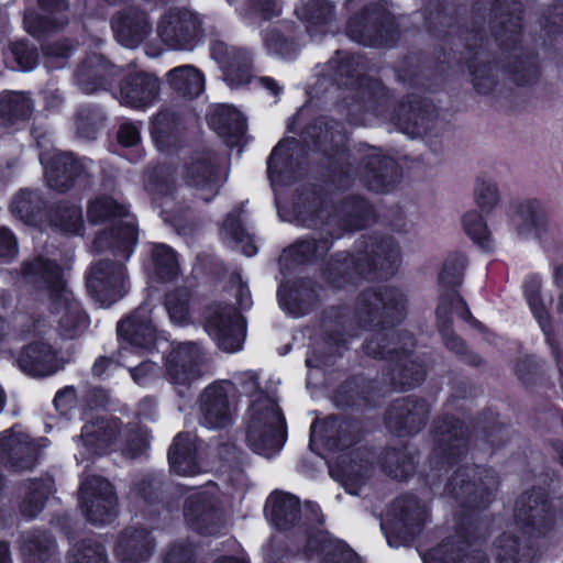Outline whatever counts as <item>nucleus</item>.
I'll return each mask as SVG.
<instances>
[{"label":"nucleus","instance_id":"f257e3e1","mask_svg":"<svg viewBox=\"0 0 563 563\" xmlns=\"http://www.w3.org/2000/svg\"><path fill=\"white\" fill-rule=\"evenodd\" d=\"M23 278L30 286L47 294L62 336L75 339L87 329L89 318L68 289L63 271L55 262L38 256L25 263Z\"/></svg>","mask_w":563,"mask_h":563},{"label":"nucleus","instance_id":"f03ea898","mask_svg":"<svg viewBox=\"0 0 563 563\" xmlns=\"http://www.w3.org/2000/svg\"><path fill=\"white\" fill-rule=\"evenodd\" d=\"M400 261V247L390 238H362L353 254L338 253L324 271L325 280L341 288L378 272L379 276L394 273Z\"/></svg>","mask_w":563,"mask_h":563},{"label":"nucleus","instance_id":"7ed1b4c3","mask_svg":"<svg viewBox=\"0 0 563 563\" xmlns=\"http://www.w3.org/2000/svg\"><path fill=\"white\" fill-rule=\"evenodd\" d=\"M257 379L254 371L242 372L235 376L241 391L253 398L246 427L247 444L254 452L269 457L284 445L285 423L276 401L260 389Z\"/></svg>","mask_w":563,"mask_h":563},{"label":"nucleus","instance_id":"20e7f679","mask_svg":"<svg viewBox=\"0 0 563 563\" xmlns=\"http://www.w3.org/2000/svg\"><path fill=\"white\" fill-rule=\"evenodd\" d=\"M86 217L90 224H104L111 227V232L102 231L93 240V247L101 251L111 246V240H115L126 253L125 258L132 252L137 241V232L134 219L129 214L128 208L110 196L99 195L88 200Z\"/></svg>","mask_w":563,"mask_h":563},{"label":"nucleus","instance_id":"39448f33","mask_svg":"<svg viewBox=\"0 0 563 563\" xmlns=\"http://www.w3.org/2000/svg\"><path fill=\"white\" fill-rule=\"evenodd\" d=\"M413 345L411 335H402L395 331H378L366 342L364 349L367 355L375 358L390 357L395 362L391 383L401 388L418 386L426 376L423 366L411 360L408 347Z\"/></svg>","mask_w":563,"mask_h":563},{"label":"nucleus","instance_id":"423d86ee","mask_svg":"<svg viewBox=\"0 0 563 563\" xmlns=\"http://www.w3.org/2000/svg\"><path fill=\"white\" fill-rule=\"evenodd\" d=\"M354 157L357 168L351 164L341 166L336 172V181L340 188L349 187L357 176L369 189L376 192L389 190L400 178V172L394 158L383 155L382 151L373 146H363L357 150Z\"/></svg>","mask_w":563,"mask_h":563},{"label":"nucleus","instance_id":"0eeeda50","mask_svg":"<svg viewBox=\"0 0 563 563\" xmlns=\"http://www.w3.org/2000/svg\"><path fill=\"white\" fill-rule=\"evenodd\" d=\"M406 314L405 295L390 287H371L356 302L355 319L361 328L389 327L400 322Z\"/></svg>","mask_w":563,"mask_h":563},{"label":"nucleus","instance_id":"6e6552de","mask_svg":"<svg viewBox=\"0 0 563 563\" xmlns=\"http://www.w3.org/2000/svg\"><path fill=\"white\" fill-rule=\"evenodd\" d=\"M202 16L186 8L165 11L158 22L156 32L161 41L176 51H191L203 37Z\"/></svg>","mask_w":563,"mask_h":563},{"label":"nucleus","instance_id":"1a4fd4ad","mask_svg":"<svg viewBox=\"0 0 563 563\" xmlns=\"http://www.w3.org/2000/svg\"><path fill=\"white\" fill-rule=\"evenodd\" d=\"M498 478L492 470L463 466L450 478L448 493L471 508L485 507L498 488Z\"/></svg>","mask_w":563,"mask_h":563},{"label":"nucleus","instance_id":"9d476101","mask_svg":"<svg viewBox=\"0 0 563 563\" xmlns=\"http://www.w3.org/2000/svg\"><path fill=\"white\" fill-rule=\"evenodd\" d=\"M514 516L516 526L531 538L543 537L555 526V515L543 489L522 493Z\"/></svg>","mask_w":563,"mask_h":563},{"label":"nucleus","instance_id":"9b49d317","mask_svg":"<svg viewBox=\"0 0 563 563\" xmlns=\"http://www.w3.org/2000/svg\"><path fill=\"white\" fill-rule=\"evenodd\" d=\"M429 509L427 504L412 495L400 496L394 500L387 514L385 533L390 547H398L399 543H394L388 531L407 541L412 538L429 520Z\"/></svg>","mask_w":563,"mask_h":563},{"label":"nucleus","instance_id":"f8f14e48","mask_svg":"<svg viewBox=\"0 0 563 563\" xmlns=\"http://www.w3.org/2000/svg\"><path fill=\"white\" fill-rule=\"evenodd\" d=\"M206 330L220 349L236 352L245 336V322L236 310L222 303H214L206 311Z\"/></svg>","mask_w":563,"mask_h":563},{"label":"nucleus","instance_id":"ddd939ff","mask_svg":"<svg viewBox=\"0 0 563 563\" xmlns=\"http://www.w3.org/2000/svg\"><path fill=\"white\" fill-rule=\"evenodd\" d=\"M80 505L95 525L110 522L118 514L113 486L101 476H87L80 484Z\"/></svg>","mask_w":563,"mask_h":563},{"label":"nucleus","instance_id":"4468645a","mask_svg":"<svg viewBox=\"0 0 563 563\" xmlns=\"http://www.w3.org/2000/svg\"><path fill=\"white\" fill-rule=\"evenodd\" d=\"M87 288L101 306H111L126 292L125 267L108 260L95 263L87 277Z\"/></svg>","mask_w":563,"mask_h":563},{"label":"nucleus","instance_id":"2eb2a0df","mask_svg":"<svg viewBox=\"0 0 563 563\" xmlns=\"http://www.w3.org/2000/svg\"><path fill=\"white\" fill-rule=\"evenodd\" d=\"M347 3L351 8H362V12L349 21L347 34L366 45H384L387 14L380 0H349Z\"/></svg>","mask_w":563,"mask_h":563},{"label":"nucleus","instance_id":"dca6fc26","mask_svg":"<svg viewBox=\"0 0 563 563\" xmlns=\"http://www.w3.org/2000/svg\"><path fill=\"white\" fill-rule=\"evenodd\" d=\"M233 390L229 380L216 382L207 386L199 398V420L208 429H222L233 421L235 411L229 395Z\"/></svg>","mask_w":563,"mask_h":563},{"label":"nucleus","instance_id":"f3484780","mask_svg":"<svg viewBox=\"0 0 563 563\" xmlns=\"http://www.w3.org/2000/svg\"><path fill=\"white\" fill-rule=\"evenodd\" d=\"M203 362V351L197 343H178L166 357V377L173 385L188 386L202 376Z\"/></svg>","mask_w":563,"mask_h":563},{"label":"nucleus","instance_id":"a211bd4d","mask_svg":"<svg viewBox=\"0 0 563 563\" xmlns=\"http://www.w3.org/2000/svg\"><path fill=\"white\" fill-rule=\"evenodd\" d=\"M38 451V444L15 427L0 433V464L12 472L32 470Z\"/></svg>","mask_w":563,"mask_h":563},{"label":"nucleus","instance_id":"6ab92c4d","mask_svg":"<svg viewBox=\"0 0 563 563\" xmlns=\"http://www.w3.org/2000/svg\"><path fill=\"white\" fill-rule=\"evenodd\" d=\"M40 159L45 168L47 185L57 191H67L77 177L89 169V159H76L69 153L42 152Z\"/></svg>","mask_w":563,"mask_h":563},{"label":"nucleus","instance_id":"aec40b11","mask_svg":"<svg viewBox=\"0 0 563 563\" xmlns=\"http://www.w3.org/2000/svg\"><path fill=\"white\" fill-rule=\"evenodd\" d=\"M429 413L426 401L413 398L396 399L387 409L385 422L398 435L417 433L424 426Z\"/></svg>","mask_w":563,"mask_h":563},{"label":"nucleus","instance_id":"412c9836","mask_svg":"<svg viewBox=\"0 0 563 563\" xmlns=\"http://www.w3.org/2000/svg\"><path fill=\"white\" fill-rule=\"evenodd\" d=\"M184 517L188 526L203 534L216 533L223 519L216 499L207 492L195 493L186 499Z\"/></svg>","mask_w":563,"mask_h":563},{"label":"nucleus","instance_id":"4be33fe9","mask_svg":"<svg viewBox=\"0 0 563 563\" xmlns=\"http://www.w3.org/2000/svg\"><path fill=\"white\" fill-rule=\"evenodd\" d=\"M184 181L196 189L201 199L211 200L218 191L216 157L211 153H197L186 165L183 174Z\"/></svg>","mask_w":563,"mask_h":563},{"label":"nucleus","instance_id":"5701e85b","mask_svg":"<svg viewBox=\"0 0 563 563\" xmlns=\"http://www.w3.org/2000/svg\"><path fill=\"white\" fill-rule=\"evenodd\" d=\"M395 120L404 133L419 137L431 134L437 124V113L431 103L415 98L401 103Z\"/></svg>","mask_w":563,"mask_h":563},{"label":"nucleus","instance_id":"b1692460","mask_svg":"<svg viewBox=\"0 0 563 563\" xmlns=\"http://www.w3.org/2000/svg\"><path fill=\"white\" fill-rule=\"evenodd\" d=\"M435 454L443 463H453L467 451L466 429L454 418L439 421L434 427Z\"/></svg>","mask_w":563,"mask_h":563},{"label":"nucleus","instance_id":"393cba45","mask_svg":"<svg viewBox=\"0 0 563 563\" xmlns=\"http://www.w3.org/2000/svg\"><path fill=\"white\" fill-rule=\"evenodd\" d=\"M161 89L159 79L147 73L129 75L120 87V101L122 104L144 109L153 104Z\"/></svg>","mask_w":563,"mask_h":563},{"label":"nucleus","instance_id":"a878e982","mask_svg":"<svg viewBox=\"0 0 563 563\" xmlns=\"http://www.w3.org/2000/svg\"><path fill=\"white\" fill-rule=\"evenodd\" d=\"M18 364L24 373L34 377L49 376L60 368L56 350L44 341L27 344L20 353Z\"/></svg>","mask_w":563,"mask_h":563},{"label":"nucleus","instance_id":"bb28decb","mask_svg":"<svg viewBox=\"0 0 563 563\" xmlns=\"http://www.w3.org/2000/svg\"><path fill=\"white\" fill-rule=\"evenodd\" d=\"M112 29L120 44L133 48L151 34L152 23L143 11L130 8L113 19Z\"/></svg>","mask_w":563,"mask_h":563},{"label":"nucleus","instance_id":"cd10ccee","mask_svg":"<svg viewBox=\"0 0 563 563\" xmlns=\"http://www.w3.org/2000/svg\"><path fill=\"white\" fill-rule=\"evenodd\" d=\"M118 435V423L104 418H96L87 422L80 434L78 445L85 451L80 452L81 460L107 452Z\"/></svg>","mask_w":563,"mask_h":563},{"label":"nucleus","instance_id":"c85d7f7f","mask_svg":"<svg viewBox=\"0 0 563 563\" xmlns=\"http://www.w3.org/2000/svg\"><path fill=\"white\" fill-rule=\"evenodd\" d=\"M118 335L133 346L151 349L156 341L148 306H140L130 317L118 323Z\"/></svg>","mask_w":563,"mask_h":563},{"label":"nucleus","instance_id":"c756f323","mask_svg":"<svg viewBox=\"0 0 563 563\" xmlns=\"http://www.w3.org/2000/svg\"><path fill=\"white\" fill-rule=\"evenodd\" d=\"M154 547L147 530L129 528L119 536L114 551L121 562L140 563L151 558Z\"/></svg>","mask_w":563,"mask_h":563},{"label":"nucleus","instance_id":"7c9ffc66","mask_svg":"<svg viewBox=\"0 0 563 563\" xmlns=\"http://www.w3.org/2000/svg\"><path fill=\"white\" fill-rule=\"evenodd\" d=\"M115 75V67L101 55L88 56L76 71V84L84 93H93L103 89Z\"/></svg>","mask_w":563,"mask_h":563},{"label":"nucleus","instance_id":"2f4dec72","mask_svg":"<svg viewBox=\"0 0 563 563\" xmlns=\"http://www.w3.org/2000/svg\"><path fill=\"white\" fill-rule=\"evenodd\" d=\"M455 312L461 318L471 319V312L461 296L455 294L443 296L437 308L439 330L446 346L455 353H463L465 350L463 341L454 334L451 329V313Z\"/></svg>","mask_w":563,"mask_h":563},{"label":"nucleus","instance_id":"473e14b6","mask_svg":"<svg viewBox=\"0 0 563 563\" xmlns=\"http://www.w3.org/2000/svg\"><path fill=\"white\" fill-rule=\"evenodd\" d=\"M511 222L517 234L522 239L531 236L542 239L548 231L545 212L537 200L520 202L511 216Z\"/></svg>","mask_w":563,"mask_h":563},{"label":"nucleus","instance_id":"72a5a7b5","mask_svg":"<svg viewBox=\"0 0 563 563\" xmlns=\"http://www.w3.org/2000/svg\"><path fill=\"white\" fill-rule=\"evenodd\" d=\"M195 437L179 433L175 437L169 450L168 462L170 470L180 476H195L201 472L196 459Z\"/></svg>","mask_w":563,"mask_h":563},{"label":"nucleus","instance_id":"f704fd0d","mask_svg":"<svg viewBox=\"0 0 563 563\" xmlns=\"http://www.w3.org/2000/svg\"><path fill=\"white\" fill-rule=\"evenodd\" d=\"M212 130L223 137L229 146H235L246 131L243 115L234 108L222 104L217 107L209 117Z\"/></svg>","mask_w":563,"mask_h":563},{"label":"nucleus","instance_id":"c9c22d12","mask_svg":"<svg viewBox=\"0 0 563 563\" xmlns=\"http://www.w3.org/2000/svg\"><path fill=\"white\" fill-rule=\"evenodd\" d=\"M265 509L271 522L279 530L292 528L300 519L299 499L291 494L280 492L271 494Z\"/></svg>","mask_w":563,"mask_h":563},{"label":"nucleus","instance_id":"e433bc0d","mask_svg":"<svg viewBox=\"0 0 563 563\" xmlns=\"http://www.w3.org/2000/svg\"><path fill=\"white\" fill-rule=\"evenodd\" d=\"M521 4L515 0H498L494 8L498 25L494 26V35L501 45L508 41L516 44L521 29Z\"/></svg>","mask_w":563,"mask_h":563},{"label":"nucleus","instance_id":"4c0bfd02","mask_svg":"<svg viewBox=\"0 0 563 563\" xmlns=\"http://www.w3.org/2000/svg\"><path fill=\"white\" fill-rule=\"evenodd\" d=\"M184 125L183 115L172 108L161 109L151 122V133L159 151L177 143Z\"/></svg>","mask_w":563,"mask_h":563},{"label":"nucleus","instance_id":"58836bf2","mask_svg":"<svg viewBox=\"0 0 563 563\" xmlns=\"http://www.w3.org/2000/svg\"><path fill=\"white\" fill-rule=\"evenodd\" d=\"M373 453L368 450H354L347 462L346 456H340V467L343 485L347 493L356 494L354 486L363 483L372 471Z\"/></svg>","mask_w":563,"mask_h":563},{"label":"nucleus","instance_id":"ea45409f","mask_svg":"<svg viewBox=\"0 0 563 563\" xmlns=\"http://www.w3.org/2000/svg\"><path fill=\"white\" fill-rule=\"evenodd\" d=\"M307 552L316 554L319 563H356L354 553L344 543L324 533H318L308 541Z\"/></svg>","mask_w":563,"mask_h":563},{"label":"nucleus","instance_id":"a19ab883","mask_svg":"<svg viewBox=\"0 0 563 563\" xmlns=\"http://www.w3.org/2000/svg\"><path fill=\"white\" fill-rule=\"evenodd\" d=\"M167 81L177 95L188 99L198 97L205 89L203 75L191 65H183L169 70Z\"/></svg>","mask_w":563,"mask_h":563},{"label":"nucleus","instance_id":"79ce46f5","mask_svg":"<svg viewBox=\"0 0 563 563\" xmlns=\"http://www.w3.org/2000/svg\"><path fill=\"white\" fill-rule=\"evenodd\" d=\"M23 488L24 494L19 510L24 518L33 519L44 509L53 490V481L51 478L26 481Z\"/></svg>","mask_w":563,"mask_h":563},{"label":"nucleus","instance_id":"37998d69","mask_svg":"<svg viewBox=\"0 0 563 563\" xmlns=\"http://www.w3.org/2000/svg\"><path fill=\"white\" fill-rule=\"evenodd\" d=\"M536 552L528 542L506 532L496 542V558L499 563H531Z\"/></svg>","mask_w":563,"mask_h":563},{"label":"nucleus","instance_id":"c03bdc74","mask_svg":"<svg viewBox=\"0 0 563 563\" xmlns=\"http://www.w3.org/2000/svg\"><path fill=\"white\" fill-rule=\"evenodd\" d=\"M350 426L336 418H330L320 424L311 426V441H321L330 450H341L349 445Z\"/></svg>","mask_w":563,"mask_h":563},{"label":"nucleus","instance_id":"a18cd8bd","mask_svg":"<svg viewBox=\"0 0 563 563\" xmlns=\"http://www.w3.org/2000/svg\"><path fill=\"white\" fill-rule=\"evenodd\" d=\"M32 112L33 102L26 93L9 91L0 95V122L2 124L26 120Z\"/></svg>","mask_w":563,"mask_h":563},{"label":"nucleus","instance_id":"49530a36","mask_svg":"<svg viewBox=\"0 0 563 563\" xmlns=\"http://www.w3.org/2000/svg\"><path fill=\"white\" fill-rule=\"evenodd\" d=\"M423 563H488L481 551L464 553L462 548L454 549L450 541L443 542L423 555Z\"/></svg>","mask_w":563,"mask_h":563},{"label":"nucleus","instance_id":"de8ad7c7","mask_svg":"<svg viewBox=\"0 0 563 563\" xmlns=\"http://www.w3.org/2000/svg\"><path fill=\"white\" fill-rule=\"evenodd\" d=\"M38 3L48 10H52V13L55 12L58 16L52 19L49 16L46 18V21L40 20L36 21L33 16H26L24 20L26 31L34 35H41L45 32H51L63 27L67 23V18L63 14V11L67 9L66 0H38Z\"/></svg>","mask_w":563,"mask_h":563},{"label":"nucleus","instance_id":"09e8293b","mask_svg":"<svg viewBox=\"0 0 563 563\" xmlns=\"http://www.w3.org/2000/svg\"><path fill=\"white\" fill-rule=\"evenodd\" d=\"M465 267L466 260L462 254H451L445 258L439 276V284L441 287L439 303L443 296L452 294L460 296L456 288L462 284Z\"/></svg>","mask_w":563,"mask_h":563},{"label":"nucleus","instance_id":"8fccbe9b","mask_svg":"<svg viewBox=\"0 0 563 563\" xmlns=\"http://www.w3.org/2000/svg\"><path fill=\"white\" fill-rule=\"evenodd\" d=\"M372 217V207L364 199L351 198L339 207L338 218L343 222L344 230L362 229Z\"/></svg>","mask_w":563,"mask_h":563},{"label":"nucleus","instance_id":"3c124183","mask_svg":"<svg viewBox=\"0 0 563 563\" xmlns=\"http://www.w3.org/2000/svg\"><path fill=\"white\" fill-rule=\"evenodd\" d=\"M44 201L37 190L21 189L12 199L10 210L25 223H33L42 212Z\"/></svg>","mask_w":563,"mask_h":563},{"label":"nucleus","instance_id":"603ef678","mask_svg":"<svg viewBox=\"0 0 563 563\" xmlns=\"http://www.w3.org/2000/svg\"><path fill=\"white\" fill-rule=\"evenodd\" d=\"M22 553L29 562L37 563L47 560L55 551L52 537L45 532L31 531L22 538Z\"/></svg>","mask_w":563,"mask_h":563},{"label":"nucleus","instance_id":"864d4df0","mask_svg":"<svg viewBox=\"0 0 563 563\" xmlns=\"http://www.w3.org/2000/svg\"><path fill=\"white\" fill-rule=\"evenodd\" d=\"M474 89L482 95L492 92L497 84V71L487 62L483 53H474L468 62Z\"/></svg>","mask_w":563,"mask_h":563},{"label":"nucleus","instance_id":"5fc2aeb1","mask_svg":"<svg viewBox=\"0 0 563 563\" xmlns=\"http://www.w3.org/2000/svg\"><path fill=\"white\" fill-rule=\"evenodd\" d=\"M334 7L327 0H300L296 14L310 26L327 24L333 18Z\"/></svg>","mask_w":563,"mask_h":563},{"label":"nucleus","instance_id":"6e6d98bb","mask_svg":"<svg viewBox=\"0 0 563 563\" xmlns=\"http://www.w3.org/2000/svg\"><path fill=\"white\" fill-rule=\"evenodd\" d=\"M385 473L396 479H405L415 471L413 457L406 449L387 450L382 457Z\"/></svg>","mask_w":563,"mask_h":563},{"label":"nucleus","instance_id":"4d7b16f0","mask_svg":"<svg viewBox=\"0 0 563 563\" xmlns=\"http://www.w3.org/2000/svg\"><path fill=\"white\" fill-rule=\"evenodd\" d=\"M330 247L331 241L329 239H307L294 244L288 251L284 252V255L288 253L294 261L303 264L322 257Z\"/></svg>","mask_w":563,"mask_h":563},{"label":"nucleus","instance_id":"13d9d810","mask_svg":"<svg viewBox=\"0 0 563 563\" xmlns=\"http://www.w3.org/2000/svg\"><path fill=\"white\" fill-rule=\"evenodd\" d=\"M190 290L177 288L165 296V308L172 322L184 325L189 321Z\"/></svg>","mask_w":563,"mask_h":563},{"label":"nucleus","instance_id":"bf43d9fd","mask_svg":"<svg viewBox=\"0 0 563 563\" xmlns=\"http://www.w3.org/2000/svg\"><path fill=\"white\" fill-rule=\"evenodd\" d=\"M474 200L483 212H492L500 201V192L496 181L487 176L477 177L474 186Z\"/></svg>","mask_w":563,"mask_h":563},{"label":"nucleus","instance_id":"052dcab7","mask_svg":"<svg viewBox=\"0 0 563 563\" xmlns=\"http://www.w3.org/2000/svg\"><path fill=\"white\" fill-rule=\"evenodd\" d=\"M152 262L155 273L162 279L168 280L177 276L178 262L174 250L166 244H155L152 250Z\"/></svg>","mask_w":563,"mask_h":563},{"label":"nucleus","instance_id":"680f3d73","mask_svg":"<svg viewBox=\"0 0 563 563\" xmlns=\"http://www.w3.org/2000/svg\"><path fill=\"white\" fill-rule=\"evenodd\" d=\"M52 223L66 233L79 234L84 228L81 208L76 205H60L52 218Z\"/></svg>","mask_w":563,"mask_h":563},{"label":"nucleus","instance_id":"e2e57ef3","mask_svg":"<svg viewBox=\"0 0 563 563\" xmlns=\"http://www.w3.org/2000/svg\"><path fill=\"white\" fill-rule=\"evenodd\" d=\"M361 89L365 111H371L378 117H383L388 103L386 88L378 80L369 79L365 84H362Z\"/></svg>","mask_w":563,"mask_h":563},{"label":"nucleus","instance_id":"0e129e2a","mask_svg":"<svg viewBox=\"0 0 563 563\" xmlns=\"http://www.w3.org/2000/svg\"><path fill=\"white\" fill-rule=\"evenodd\" d=\"M70 563H108V555L104 547L92 540H85L77 543L69 551Z\"/></svg>","mask_w":563,"mask_h":563},{"label":"nucleus","instance_id":"69168bd1","mask_svg":"<svg viewBox=\"0 0 563 563\" xmlns=\"http://www.w3.org/2000/svg\"><path fill=\"white\" fill-rule=\"evenodd\" d=\"M174 170L167 166H158L150 175L145 188L154 196H167L175 188Z\"/></svg>","mask_w":563,"mask_h":563},{"label":"nucleus","instance_id":"338daca9","mask_svg":"<svg viewBox=\"0 0 563 563\" xmlns=\"http://www.w3.org/2000/svg\"><path fill=\"white\" fill-rule=\"evenodd\" d=\"M463 227L467 235L483 249L489 247V231L477 211H468L463 217Z\"/></svg>","mask_w":563,"mask_h":563},{"label":"nucleus","instance_id":"774afa93","mask_svg":"<svg viewBox=\"0 0 563 563\" xmlns=\"http://www.w3.org/2000/svg\"><path fill=\"white\" fill-rule=\"evenodd\" d=\"M104 121L102 111L99 108H82L78 113L77 133L84 139H95L97 131Z\"/></svg>","mask_w":563,"mask_h":563}]
</instances>
